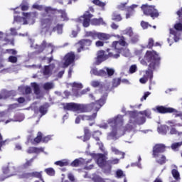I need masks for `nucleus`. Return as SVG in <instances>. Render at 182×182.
Segmentation results:
<instances>
[{"instance_id":"1","label":"nucleus","mask_w":182,"mask_h":182,"mask_svg":"<svg viewBox=\"0 0 182 182\" xmlns=\"http://www.w3.org/2000/svg\"><path fill=\"white\" fill-rule=\"evenodd\" d=\"M106 103V97H102L98 101L92 102L87 105L82 104H76L75 102H70L63 104L64 110H71L72 112H76V113H86V112H90L93 110L94 113L91 116L80 115L75 119V123L79 124L80 123V119L82 120H95L97 116V112L103 105Z\"/></svg>"},{"instance_id":"2","label":"nucleus","mask_w":182,"mask_h":182,"mask_svg":"<svg viewBox=\"0 0 182 182\" xmlns=\"http://www.w3.org/2000/svg\"><path fill=\"white\" fill-rule=\"evenodd\" d=\"M144 60H141L140 63L144 65L149 63V70L146 71V75L139 80L141 83H146L149 79H153V70H156L160 63V55L154 50L146 51Z\"/></svg>"},{"instance_id":"3","label":"nucleus","mask_w":182,"mask_h":182,"mask_svg":"<svg viewBox=\"0 0 182 182\" xmlns=\"http://www.w3.org/2000/svg\"><path fill=\"white\" fill-rule=\"evenodd\" d=\"M120 123H123V117L122 115H118L117 117L108 119L107 123L104 122L100 124L99 127H100V129H106L109 127V125L111 126L112 130L111 132L107 134V139L114 140L124 134V132H122L120 130L117 129V124H120Z\"/></svg>"},{"instance_id":"4","label":"nucleus","mask_w":182,"mask_h":182,"mask_svg":"<svg viewBox=\"0 0 182 182\" xmlns=\"http://www.w3.org/2000/svg\"><path fill=\"white\" fill-rule=\"evenodd\" d=\"M63 25H58L55 28H53L52 16L43 14V17L41 18V33L44 35H51L53 31H57L58 33L60 35L63 32Z\"/></svg>"},{"instance_id":"5","label":"nucleus","mask_w":182,"mask_h":182,"mask_svg":"<svg viewBox=\"0 0 182 182\" xmlns=\"http://www.w3.org/2000/svg\"><path fill=\"white\" fill-rule=\"evenodd\" d=\"M97 144L99 145L100 149L101 151H103L104 154H92L91 156L92 159L96 160L97 165L99 167H101L104 170L105 173H110V169L112 168L110 166H107V163H106V160H107V151L105 150V146H103V144L100 141L97 142ZM107 167V169H106Z\"/></svg>"},{"instance_id":"6","label":"nucleus","mask_w":182,"mask_h":182,"mask_svg":"<svg viewBox=\"0 0 182 182\" xmlns=\"http://www.w3.org/2000/svg\"><path fill=\"white\" fill-rule=\"evenodd\" d=\"M117 38L119 39V41H114L112 43V48H114V55H119L120 53L125 56L126 58H129L130 56V50L129 49L125 48L123 49L122 46H126V41H124V37L117 36Z\"/></svg>"},{"instance_id":"7","label":"nucleus","mask_w":182,"mask_h":182,"mask_svg":"<svg viewBox=\"0 0 182 182\" xmlns=\"http://www.w3.org/2000/svg\"><path fill=\"white\" fill-rule=\"evenodd\" d=\"M23 18L14 16V22H18L21 25H33L38 17V13H23Z\"/></svg>"},{"instance_id":"8","label":"nucleus","mask_w":182,"mask_h":182,"mask_svg":"<svg viewBox=\"0 0 182 182\" xmlns=\"http://www.w3.org/2000/svg\"><path fill=\"white\" fill-rule=\"evenodd\" d=\"M130 114L129 124L127 126L128 132H134L136 124H144V123H146V118L144 117H139L135 112H132Z\"/></svg>"},{"instance_id":"9","label":"nucleus","mask_w":182,"mask_h":182,"mask_svg":"<svg viewBox=\"0 0 182 182\" xmlns=\"http://www.w3.org/2000/svg\"><path fill=\"white\" fill-rule=\"evenodd\" d=\"M107 52H108V54H105L104 50L98 51L95 61L96 65H100L102 62H105V60L109 59V58H113V59H119V58H120L119 54H114L113 48L112 49H107Z\"/></svg>"},{"instance_id":"10","label":"nucleus","mask_w":182,"mask_h":182,"mask_svg":"<svg viewBox=\"0 0 182 182\" xmlns=\"http://www.w3.org/2000/svg\"><path fill=\"white\" fill-rule=\"evenodd\" d=\"M2 171L4 174H8L9 177L12 176H18L20 178H22V171L21 168H16L12 163H9L7 165L3 166Z\"/></svg>"},{"instance_id":"11","label":"nucleus","mask_w":182,"mask_h":182,"mask_svg":"<svg viewBox=\"0 0 182 182\" xmlns=\"http://www.w3.org/2000/svg\"><path fill=\"white\" fill-rule=\"evenodd\" d=\"M85 36L92 38V39L96 40L100 39V41H107L110 39V36L105 33H100L97 31H87L85 33Z\"/></svg>"},{"instance_id":"12","label":"nucleus","mask_w":182,"mask_h":182,"mask_svg":"<svg viewBox=\"0 0 182 182\" xmlns=\"http://www.w3.org/2000/svg\"><path fill=\"white\" fill-rule=\"evenodd\" d=\"M141 9L144 15L151 16V18H157L159 16V11L156 9L154 6H149L148 4H144L141 6Z\"/></svg>"},{"instance_id":"13","label":"nucleus","mask_w":182,"mask_h":182,"mask_svg":"<svg viewBox=\"0 0 182 182\" xmlns=\"http://www.w3.org/2000/svg\"><path fill=\"white\" fill-rule=\"evenodd\" d=\"M56 60H53V63L49 65H45L42 69V73L44 77H49V76L53 75L56 72V68H55V64Z\"/></svg>"},{"instance_id":"14","label":"nucleus","mask_w":182,"mask_h":182,"mask_svg":"<svg viewBox=\"0 0 182 182\" xmlns=\"http://www.w3.org/2000/svg\"><path fill=\"white\" fill-rule=\"evenodd\" d=\"M73 62H75V53H69L64 57L61 63L59 64V66L63 68H68V66L72 65Z\"/></svg>"},{"instance_id":"15","label":"nucleus","mask_w":182,"mask_h":182,"mask_svg":"<svg viewBox=\"0 0 182 182\" xmlns=\"http://www.w3.org/2000/svg\"><path fill=\"white\" fill-rule=\"evenodd\" d=\"M36 49H38V52H45V53H52L53 52V49H55V47H53V45L50 43H46V42L43 41L41 46H36Z\"/></svg>"},{"instance_id":"16","label":"nucleus","mask_w":182,"mask_h":182,"mask_svg":"<svg viewBox=\"0 0 182 182\" xmlns=\"http://www.w3.org/2000/svg\"><path fill=\"white\" fill-rule=\"evenodd\" d=\"M92 16H93L89 12H86L82 16H80L77 19V22L82 23L84 28H87L89 27V25H90V18Z\"/></svg>"},{"instance_id":"17","label":"nucleus","mask_w":182,"mask_h":182,"mask_svg":"<svg viewBox=\"0 0 182 182\" xmlns=\"http://www.w3.org/2000/svg\"><path fill=\"white\" fill-rule=\"evenodd\" d=\"M166 150V146L163 144H159L154 146L153 148V156L154 157H157V156H160L161 153H164Z\"/></svg>"},{"instance_id":"18","label":"nucleus","mask_w":182,"mask_h":182,"mask_svg":"<svg viewBox=\"0 0 182 182\" xmlns=\"http://www.w3.org/2000/svg\"><path fill=\"white\" fill-rule=\"evenodd\" d=\"M92 45V41L89 39H84L80 41L78 43L76 44V46H80L77 48V52H82V49L85 48V46H90Z\"/></svg>"},{"instance_id":"19","label":"nucleus","mask_w":182,"mask_h":182,"mask_svg":"<svg viewBox=\"0 0 182 182\" xmlns=\"http://www.w3.org/2000/svg\"><path fill=\"white\" fill-rule=\"evenodd\" d=\"M28 141L32 144H38V143H41V141H42V133L38 132L37 137L35 139H33V136H28Z\"/></svg>"},{"instance_id":"20","label":"nucleus","mask_w":182,"mask_h":182,"mask_svg":"<svg viewBox=\"0 0 182 182\" xmlns=\"http://www.w3.org/2000/svg\"><path fill=\"white\" fill-rule=\"evenodd\" d=\"M33 8L34 9H38V11H45L46 14H53V9H51L50 7H45L43 6H40L36 4L33 5Z\"/></svg>"},{"instance_id":"21","label":"nucleus","mask_w":182,"mask_h":182,"mask_svg":"<svg viewBox=\"0 0 182 182\" xmlns=\"http://www.w3.org/2000/svg\"><path fill=\"white\" fill-rule=\"evenodd\" d=\"M87 163H90V161H86L82 158L75 159L73 162L71 163V166L73 167H79V166H82V164H87Z\"/></svg>"},{"instance_id":"22","label":"nucleus","mask_w":182,"mask_h":182,"mask_svg":"<svg viewBox=\"0 0 182 182\" xmlns=\"http://www.w3.org/2000/svg\"><path fill=\"white\" fill-rule=\"evenodd\" d=\"M31 177H36L37 178H41L42 177V174L41 172H33L30 173H22L21 178H31Z\"/></svg>"},{"instance_id":"23","label":"nucleus","mask_w":182,"mask_h":182,"mask_svg":"<svg viewBox=\"0 0 182 182\" xmlns=\"http://www.w3.org/2000/svg\"><path fill=\"white\" fill-rule=\"evenodd\" d=\"M70 85H71V87H73V92H74V95L75 96H79V94H77V90H79V89H82L83 85L79 82H73V84H70Z\"/></svg>"},{"instance_id":"24","label":"nucleus","mask_w":182,"mask_h":182,"mask_svg":"<svg viewBox=\"0 0 182 182\" xmlns=\"http://www.w3.org/2000/svg\"><path fill=\"white\" fill-rule=\"evenodd\" d=\"M91 73L95 76H107V74L105 70H98L97 68H92L91 70Z\"/></svg>"},{"instance_id":"25","label":"nucleus","mask_w":182,"mask_h":182,"mask_svg":"<svg viewBox=\"0 0 182 182\" xmlns=\"http://www.w3.org/2000/svg\"><path fill=\"white\" fill-rule=\"evenodd\" d=\"M136 8H137V5L136 4H133L127 8L128 13L126 14L127 19H129V18L134 15V9H136Z\"/></svg>"},{"instance_id":"26","label":"nucleus","mask_w":182,"mask_h":182,"mask_svg":"<svg viewBox=\"0 0 182 182\" xmlns=\"http://www.w3.org/2000/svg\"><path fill=\"white\" fill-rule=\"evenodd\" d=\"M90 23L95 26H97L98 25H104V26H106V22L103 21V18H93L90 21Z\"/></svg>"},{"instance_id":"27","label":"nucleus","mask_w":182,"mask_h":182,"mask_svg":"<svg viewBox=\"0 0 182 182\" xmlns=\"http://www.w3.org/2000/svg\"><path fill=\"white\" fill-rule=\"evenodd\" d=\"M25 116L21 114L18 115L17 118L6 119L5 124H8V123H11V122H23Z\"/></svg>"},{"instance_id":"28","label":"nucleus","mask_w":182,"mask_h":182,"mask_svg":"<svg viewBox=\"0 0 182 182\" xmlns=\"http://www.w3.org/2000/svg\"><path fill=\"white\" fill-rule=\"evenodd\" d=\"M42 151H43V148L30 147L27 150V152L29 154L36 153V154H39Z\"/></svg>"},{"instance_id":"29","label":"nucleus","mask_w":182,"mask_h":182,"mask_svg":"<svg viewBox=\"0 0 182 182\" xmlns=\"http://www.w3.org/2000/svg\"><path fill=\"white\" fill-rule=\"evenodd\" d=\"M111 150L112 153H114L116 156H121L120 159H124V153L119 151L116 147L112 146Z\"/></svg>"},{"instance_id":"30","label":"nucleus","mask_w":182,"mask_h":182,"mask_svg":"<svg viewBox=\"0 0 182 182\" xmlns=\"http://www.w3.org/2000/svg\"><path fill=\"white\" fill-rule=\"evenodd\" d=\"M168 124L171 127H182V122H178L177 120H171V121H168Z\"/></svg>"},{"instance_id":"31","label":"nucleus","mask_w":182,"mask_h":182,"mask_svg":"<svg viewBox=\"0 0 182 182\" xmlns=\"http://www.w3.org/2000/svg\"><path fill=\"white\" fill-rule=\"evenodd\" d=\"M168 130V127H167V125H161L158 127V132L160 134H166Z\"/></svg>"},{"instance_id":"32","label":"nucleus","mask_w":182,"mask_h":182,"mask_svg":"<svg viewBox=\"0 0 182 182\" xmlns=\"http://www.w3.org/2000/svg\"><path fill=\"white\" fill-rule=\"evenodd\" d=\"M58 13L60 14L61 21H69V17H68L65 10H59Z\"/></svg>"},{"instance_id":"33","label":"nucleus","mask_w":182,"mask_h":182,"mask_svg":"<svg viewBox=\"0 0 182 182\" xmlns=\"http://www.w3.org/2000/svg\"><path fill=\"white\" fill-rule=\"evenodd\" d=\"M104 70L107 74V75H103L105 77H110V76L114 75V69L113 68H105Z\"/></svg>"},{"instance_id":"34","label":"nucleus","mask_w":182,"mask_h":182,"mask_svg":"<svg viewBox=\"0 0 182 182\" xmlns=\"http://www.w3.org/2000/svg\"><path fill=\"white\" fill-rule=\"evenodd\" d=\"M55 164L56 166H60V167H65V166H69V161L68 159H63L61 161H55Z\"/></svg>"},{"instance_id":"35","label":"nucleus","mask_w":182,"mask_h":182,"mask_svg":"<svg viewBox=\"0 0 182 182\" xmlns=\"http://www.w3.org/2000/svg\"><path fill=\"white\" fill-rule=\"evenodd\" d=\"M155 159L159 164H164L166 163V156L164 155H158Z\"/></svg>"},{"instance_id":"36","label":"nucleus","mask_w":182,"mask_h":182,"mask_svg":"<svg viewBox=\"0 0 182 182\" xmlns=\"http://www.w3.org/2000/svg\"><path fill=\"white\" fill-rule=\"evenodd\" d=\"M48 107H49V105L48 104H45L40 107L39 112L42 116L46 114L48 112Z\"/></svg>"},{"instance_id":"37","label":"nucleus","mask_w":182,"mask_h":182,"mask_svg":"<svg viewBox=\"0 0 182 182\" xmlns=\"http://www.w3.org/2000/svg\"><path fill=\"white\" fill-rule=\"evenodd\" d=\"M9 112H0V122H5L9 117Z\"/></svg>"},{"instance_id":"38","label":"nucleus","mask_w":182,"mask_h":182,"mask_svg":"<svg viewBox=\"0 0 182 182\" xmlns=\"http://www.w3.org/2000/svg\"><path fill=\"white\" fill-rule=\"evenodd\" d=\"M172 176L173 178H175V180H176L177 181H180V173L178 172V171H177L176 169H173Z\"/></svg>"},{"instance_id":"39","label":"nucleus","mask_w":182,"mask_h":182,"mask_svg":"<svg viewBox=\"0 0 182 182\" xmlns=\"http://www.w3.org/2000/svg\"><path fill=\"white\" fill-rule=\"evenodd\" d=\"M55 87V85L53 82H46L43 85V89L45 90H50V89H53Z\"/></svg>"},{"instance_id":"40","label":"nucleus","mask_w":182,"mask_h":182,"mask_svg":"<svg viewBox=\"0 0 182 182\" xmlns=\"http://www.w3.org/2000/svg\"><path fill=\"white\" fill-rule=\"evenodd\" d=\"M123 34L128 35V36L132 37V36H133V30L132 29L131 27H129L123 31Z\"/></svg>"},{"instance_id":"41","label":"nucleus","mask_w":182,"mask_h":182,"mask_svg":"<svg viewBox=\"0 0 182 182\" xmlns=\"http://www.w3.org/2000/svg\"><path fill=\"white\" fill-rule=\"evenodd\" d=\"M92 4L95 5H97L98 6H100L101 8H105L106 6V3H103L100 1V0H93Z\"/></svg>"},{"instance_id":"42","label":"nucleus","mask_w":182,"mask_h":182,"mask_svg":"<svg viewBox=\"0 0 182 182\" xmlns=\"http://www.w3.org/2000/svg\"><path fill=\"white\" fill-rule=\"evenodd\" d=\"M112 21H117V22H120V21H122V16L117 13H114L112 14Z\"/></svg>"},{"instance_id":"43","label":"nucleus","mask_w":182,"mask_h":182,"mask_svg":"<svg viewBox=\"0 0 182 182\" xmlns=\"http://www.w3.org/2000/svg\"><path fill=\"white\" fill-rule=\"evenodd\" d=\"M45 172L46 173V174H48V176H55V169H53V168H48L45 169Z\"/></svg>"},{"instance_id":"44","label":"nucleus","mask_w":182,"mask_h":182,"mask_svg":"<svg viewBox=\"0 0 182 182\" xmlns=\"http://www.w3.org/2000/svg\"><path fill=\"white\" fill-rule=\"evenodd\" d=\"M31 86L34 89V93H36V95H39V85H38L36 82H33L31 83Z\"/></svg>"},{"instance_id":"45","label":"nucleus","mask_w":182,"mask_h":182,"mask_svg":"<svg viewBox=\"0 0 182 182\" xmlns=\"http://www.w3.org/2000/svg\"><path fill=\"white\" fill-rule=\"evenodd\" d=\"M92 136L97 141H99V137H100V136H102V132H100L99 131H95L93 132Z\"/></svg>"},{"instance_id":"46","label":"nucleus","mask_w":182,"mask_h":182,"mask_svg":"<svg viewBox=\"0 0 182 182\" xmlns=\"http://www.w3.org/2000/svg\"><path fill=\"white\" fill-rule=\"evenodd\" d=\"M139 114H141L142 116L144 114L146 117L150 118V116H151V112H150V110L146 109L145 111L139 112Z\"/></svg>"},{"instance_id":"47","label":"nucleus","mask_w":182,"mask_h":182,"mask_svg":"<svg viewBox=\"0 0 182 182\" xmlns=\"http://www.w3.org/2000/svg\"><path fill=\"white\" fill-rule=\"evenodd\" d=\"M33 162V159L27 161L21 167L22 168H26L29 167V166H32V163Z\"/></svg>"},{"instance_id":"48","label":"nucleus","mask_w":182,"mask_h":182,"mask_svg":"<svg viewBox=\"0 0 182 182\" xmlns=\"http://www.w3.org/2000/svg\"><path fill=\"white\" fill-rule=\"evenodd\" d=\"M95 182H107V179H103L100 176H95L93 178Z\"/></svg>"},{"instance_id":"49","label":"nucleus","mask_w":182,"mask_h":182,"mask_svg":"<svg viewBox=\"0 0 182 182\" xmlns=\"http://www.w3.org/2000/svg\"><path fill=\"white\" fill-rule=\"evenodd\" d=\"M119 159H110L107 161L108 164H119Z\"/></svg>"},{"instance_id":"50","label":"nucleus","mask_w":182,"mask_h":182,"mask_svg":"<svg viewBox=\"0 0 182 182\" xmlns=\"http://www.w3.org/2000/svg\"><path fill=\"white\" fill-rule=\"evenodd\" d=\"M91 86H92V87H99V86H100V82L97 80H93L91 82Z\"/></svg>"},{"instance_id":"51","label":"nucleus","mask_w":182,"mask_h":182,"mask_svg":"<svg viewBox=\"0 0 182 182\" xmlns=\"http://www.w3.org/2000/svg\"><path fill=\"white\" fill-rule=\"evenodd\" d=\"M137 70V65H132L129 68V73H134Z\"/></svg>"},{"instance_id":"52","label":"nucleus","mask_w":182,"mask_h":182,"mask_svg":"<svg viewBox=\"0 0 182 182\" xmlns=\"http://www.w3.org/2000/svg\"><path fill=\"white\" fill-rule=\"evenodd\" d=\"M154 45V40H153V38H149L148 45L146 46V47L149 48V49H150V48H153Z\"/></svg>"},{"instance_id":"53","label":"nucleus","mask_w":182,"mask_h":182,"mask_svg":"<svg viewBox=\"0 0 182 182\" xmlns=\"http://www.w3.org/2000/svg\"><path fill=\"white\" fill-rule=\"evenodd\" d=\"M116 174L118 178H120V177H124V173H123V171H122L121 169H118L116 172Z\"/></svg>"},{"instance_id":"54","label":"nucleus","mask_w":182,"mask_h":182,"mask_svg":"<svg viewBox=\"0 0 182 182\" xmlns=\"http://www.w3.org/2000/svg\"><path fill=\"white\" fill-rule=\"evenodd\" d=\"M43 62L44 63H50V62H53V58L51 57V58H46V57H44L43 58Z\"/></svg>"},{"instance_id":"55","label":"nucleus","mask_w":182,"mask_h":182,"mask_svg":"<svg viewBox=\"0 0 182 182\" xmlns=\"http://www.w3.org/2000/svg\"><path fill=\"white\" fill-rule=\"evenodd\" d=\"M9 62H11V63H16V62H18V58L15 56H10L9 57Z\"/></svg>"},{"instance_id":"56","label":"nucleus","mask_w":182,"mask_h":182,"mask_svg":"<svg viewBox=\"0 0 182 182\" xmlns=\"http://www.w3.org/2000/svg\"><path fill=\"white\" fill-rule=\"evenodd\" d=\"M119 85H120V79L119 78L114 79L113 87H117V86H119Z\"/></svg>"},{"instance_id":"57","label":"nucleus","mask_w":182,"mask_h":182,"mask_svg":"<svg viewBox=\"0 0 182 182\" xmlns=\"http://www.w3.org/2000/svg\"><path fill=\"white\" fill-rule=\"evenodd\" d=\"M141 26L143 28V29H147L149 26H150L147 22L141 21Z\"/></svg>"},{"instance_id":"58","label":"nucleus","mask_w":182,"mask_h":182,"mask_svg":"<svg viewBox=\"0 0 182 182\" xmlns=\"http://www.w3.org/2000/svg\"><path fill=\"white\" fill-rule=\"evenodd\" d=\"M105 45V42L102 41H97L95 42V46L97 48H100L102 46H104Z\"/></svg>"},{"instance_id":"59","label":"nucleus","mask_w":182,"mask_h":182,"mask_svg":"<svg viewBox=\"0 0 182 182\" xmlns=\"http://www.w3.org/2000/svg\"><path fill=\"white\" fill-rule=\"evenodd\" d=\"M52 139V136L50 135H48L47 136H44L42 138V141L43 143H48V141H49V140H50Z\"/></svg>"},{"instance_id":"60","label":"nucleus","mask_w":182,"mask_h":182,"mask_svg":"<svg viewBox=\"0 0 182 182\" xmlns=\"http://www.w3.org/2000/svg\"><path fill=\"white\" fill-rule=\"evenodd\" d=\"M151 93L150 92H146L144 95V96L141 98V101L143 102V100H146L149 96H150Z\"/></svg>"},{"instance_id":"61","label":"nucleus","mask_w":182,"mask_h":182,"mask_svg":"<svg viewBox=\"0 0 182 182\" xmlns=\"http://www.w3.org/2000/svg\"><path fill=\"white\" fill-rule=\"evenodd\" d=\"M170 134H178V131L176 129V128H171L170 130Z\"/></svg>"},{"instance_id":"62","label":"nucleus","mask_w":182,"mask_h":182,"mask_svg":"<svg viewBox=\"0 0 182 182\" xmlns=\"http://www.w3.org/2000/svg\"><path fill=\"white\" fill-rule=\"evenodd\" d=\"M131 41L132 42H133V43H136V42L139 41V36H134L133 37H132Z\"/></svg>"},{"instance_id":"63","label":"nucleus","mask_w":182,"mask_h":182,"mask_svg":"<svg viewBox=\"0 0 182 182\" xmlns=\"http://www.w3.org/2000/svg\"><path fill=\"white\" fill-rule=\"evenodd\" d=\"M28 9H29V6H28V4H22L21 5L22 11H28Z\"/></svg>"},{"instance_id":"64","label":"nucleus","mask_w":182,"mask_h":182,"mask_svg":"<svg viewBox=\"0 0 182 182\" xmlns=\"http://www.w3.org/2000/svg\"><path fill=\"white\" fill-rule=\"evenodd\" d=\"M10 32H11V35H12L13 36H15V35H16V29L11 28L10 29Z\"/></svg>"}]
</instances>
